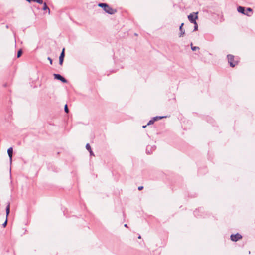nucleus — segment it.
Instances as JSON below:
<instances>
[{"label":"nucleus","mask_w":255,"mask_h":255,"mask_svg":"<svg viewBox=\"0 0 255 255\" xmlns=\"http://www.w3.org/2000/svg\"><path fill=\"white\" fill-rule=\"evenodd\" d=\"M198 12H193L188 16V19L191 23H193L196 21V20L198 18Z\"/></svg>","instance_id":"1"},{"label":"nucleus","mask_w":255,"mask_h":255,"mask_svg":"<svg viewBox=\"0 0 255 255\" xmlns=\"http://www.w3.org/2000/svg\"><path fill=\"white\" fill-rule=\"evenodd\" d=\"M227 58L228 62L231 67H234L237 64V62L234 61V56L232 55H228Z\"/></svg>","instance_id":"2"},{"label":"nucleus","mask_w":255,"mask_h":255,"mask_svg":"<svg viewBox=\"0 0 255 255\" xmlns=\"http://www.w3.org/2000/svg\"><path fill=\"white\" fill-rule=\"evenodd\" d=\"M104 10L107 13L110 14H113L116 12V10L113 9L110 7L108 4L104 8Z\"/></svg>","instance_id":"3"},{"label":"nucleus","mask_w":255,"mask_h":255,"mask_svg":"<svg viewBox=\"0 0 255 255\" xmlns=\"http://www.w3.org/2000/svg\"><path fill=\"white\" fill-rule=\"evenodd\" d=\"M242 237V236L239 233H237L235 235L232 234L230 236L231 240L233 241H237L238 240L241 239Z\"/></svg>","instance_id":"4"},{"label":"nucleus","mask_w":255,"mask_h":255,"mask_svg":"<svg viewBox=\"0 0 255 255\" xmlns=\"http://www.w3.org/2000/svg\"><path fill=\"white\" fill-rule=\"evenodd\" d=\"M54 76L55 79L60 80L63 83H66L67 82V80L60 74H54Z\"/></svg>","instance_id":"5"},{"label":"nucleus","mask_w":255,"mask_h":255,"mask_svg":"<svg viewBox=\"0 0 255 255\" xmlns=\"http://www.w3.org/2000/svg\"><path fill=\"white\" fill-rule=\"evenodd\" d=\"M7 153L9 157L10 162H12V154H13V148L12 147H10L7 150Z\"/></svg>","instance_id":"6"},{"label":"nucleus","mask_w":255,"mask_h":255,"mask_svg":"<svg viewBox=\"0 0 255 255\" xmlns=\"http://www.w3.org/2000/svg\"><path fill=\"white\" fill-rule=\"evenodd\" d=\"M237 11L239 13H242V14L246 15H249L248 13H245V8H244V7H243L242 6H239L237 8Z\"/></svg>","instance_id":"7"},{"label":"nucleus","mask_w":255,"mask_h":255,"mask_svg":"<svg viewBox=\"0 0 255 255\" xmlns=\"http://www.w3.org/2000/svg\"><path fill=\"white\" fill-rule=\"evenodd\" d=\"M64 57V48H63L60 56H59V64L61 65L63 62Z\"/></svg>","instance_id":"8"},{"label":"nucleus","mask_w":255,"mask_h":255,"mask_svg":"<svg viewBox=\"0 0 255 255\" xmlns=\"http://www.w3.org/2000/svg\"><path fill=\"white\" fill-rule=\"evenodd\" d=\"M184 25V23H181V25L179 27V30L180 31V33L179 34V37H183L185 34V31L183 29V26Z\"/></svg>","instance_id":"9"},{"label":"nucleus","mask_w":255,"mask_h":255,"mask_svg":"<svg viewBox=\"0 0 255 255\" xmlns=\"http://www.w3.org/2000/svg\"><path fill=\"white\" fill-rule=\"evenodd\" d=\"M42 4H43V7L42 8V10L44 11H47L48 14H50V10L49 8L47 6L46 3L45 2H43Z\"/></svg>","instance_id":"10"},{"label":"nucleus","mask_w":255,"mask_h":255,"mask_svg":"<svg viewBox=\"0 0 255 255\" xmlns=\"http://www.w3.org/2000/svg\"><path fill=\"white\" fill-rule=\"evenodd\" d=\"M9 212H10V206H9V205H8L6 207V212L7 216L9 214Z\"/></svg>","instance_id":"11"},{"label":"nucleus","mask_w":255,"mask_h":255,"mask_svg":"<svg viewBox=\"0 0 255 255\" xmlns=\"http://www.w3.org/2000/svg\"><path fill=\"white\" fill-rule=\"evenodd\" d=\"M194 24V31H196L198 30V24L196 22V21H195L193 23Z\"/></svg>","instance_id":"12"},{"label":"nucleus","mask_w":255,"mask_h":255,"mask_svg":"<svg viewBox=\"0 0 255 255\" xmlns=\"http://www.w3.org/2000/svg\"><path fill=\"white\" fill-rule=\"evenodd\" d=\"M22 50L21 49H20L19 50H18V52H17V58H19L21 55H22Z\"/></svg>","instance_id":"13"},{"label":"nucleus","mask_w":255,"mask_h":255,"mask_svg":"<svg viewBox=\"0 0 255 255\" xmlns=\"http://www.w3.org/2000/svg\"><path fill=\"white\" fill-rule=\"evenodd\" d=\"M106 4H107L106 3H100L98 4V6L99 7L103 8V9H104L105 7V6H106Z\"/></svg>","instance_id":"14"},{"label":"nucleus","mask_w":255,"mask_h":255,"mask_svg":"<svg viewBox=\"0 0 255 255\" xmlns=\"http://www.w3.org/2000/svg\"><path fill=\"white\" fill-rule=\"evenodd\" d=\"M191 49L193 51H195L196 49H199V47L193 46L192 43L191 44Z\"/></svg>","instance_id":"15"},{"label":"nucleus","mask_w":255,"mask_h":255,"mask_svg":"<svg viewBox=\"0 0 255 255\" xmlns=\"http://www.w3.org/2000/svg\"><path fill=\"white\" fill-rule=\"evenodd\" d=\"M86 149L88 150V151H90L91 150V146L90 145V144L89 143H87L86 145Z\"/></svg>","instance_id":"16"},{"label":"nucleus","mask_w":255,"mask_h":255,"mask_svg":"<svg viewBox=\"0 0 255 255\" xmlns=\"http://www.w3.org/2000/svg\"><path fill=\"white\" fill-rule=\"evenodd\" d=\"M163 118V117H158V116H157V117H154L153 119H154V120L155 121H156V120H157L158 119H162V118Z\"/></svg>","instance_id":"17"},{"label":"nucleus","mask_w":255,"mask_h":255,"mask_svg":"<svg viewBox=\"0 0 255 255\" xmlns=\"http://www.w3.org/2000/svg\"><path fill=\"white\" fill-rule=\"evenodd\" d=\"M154 122H155V121L153 119H152V120H150L149 121V122L147 124V125H149L152 124L154 123Z\"/></svg>","instance_id":"18"},{"label":"nucleus","mask_w":255,"mask_h":255,"mask_svg":"<svg viewBox=\"0 0 255 255\" xmlns=\"http://www.w3.org/2000/svg\"><path fill=\"white\" fill-rule=\"evenodd\" d=\"M64 110H65V112H66V113L68 112V108L67 105H65V106H64Z\"/></svg>","instance_id":"19"},{"label":"nucleus","mask_w":255,"mask_h":255,"mask_svg":"<svg viewBox=\"0 0 255 255\" xmlns=\"http://www.w3.org/2000/svg\"><path fill=\"white\" fill-rule=\"evenodd\" d=\"M7 225V219L5 220V221L2 224V226L3 227H5Z\"/></svg>","instance_id":"20"},{"label":"nucleus","mask_w":255,"mask_h":255,"mask_svg":"<svg viewBox=\"0 0 255 255\" xmlns=\"http://www.w3.org/2000/svg\"><path fill=\"white\" fill-rule=\"evenodd\" d=\"M48 60L50 61V63L52 64V60L51 58L48 57Z\"/></svg>","instance_id":"21"},{"label":"nucleus","mask_w":255,"mask_h":255,"mask_svg":"<svg viewBox=\"0 0 255 255\" xmlns=\"http://www.w3.org/2000/svg\"><path fill=\"white\" fill-rule=\"evenodd\" d=\"M247 11L251 12L252 11V9L251 8H248Z\"/></svg>","instance_id":"22"},{"label":"nucleus","mask_w":255,"mask_h":255,"mask_svg":"<svg viewBox=\"0 0 255 255\" xmlns=\"http://www.w3.org/2000/svg\"><path fill=\"white\" fill-rule=\"evenodd\" d=\"M89 151V152H90V155H94V153H93V152H92V149H91V150Z\"/></svg>","instance_id":"23"},{"label":"nucleus","mask_w":255,"mask_h":255,"mask_svg":"<svg viewBox=\"0 0 255 255\" xmlns=\"http://www.w3.org/2000/svg\"><path fill=\"white\" fill-rule=\"evenodd\" d=\"M143 188V186H139V187H138V190H142Z\"/></svg>","instance_id":"24"},{"label":"nucleus","mask_w":255,"mask_h":255,"mask_svg":"<svg viewBox=\"0 0 255 255\" xmlns=\"http://www.w3.org/2000/svg\"><path fill=\"white\" fill-rule=\"evenodd\" d=\"M124 226L126 227H127L128 225H127V224H126L124 225Z\"/></svg>","instance_id":"25"},{"label":"nucleus","mask_w":255,"mask_h":255,"mask_svg":"<svg viewBox=\"0 0 255 255\" xmlns=\"http://www.w3.org/2000/svg\"><path fill=\"white\" fill-rule=\"evenodd\" d=\"M138 238L139 239H140V238H141V236H140V235H139V236H138Z\"/></svg>","instance_id":"26"},{"label":"nucleus","mask_w":255,"mask_h":255,"mask_svg":"<svg viewBox=\"0 0 255 255\" xmlns=\"http://www.w3.org/2000/svg\"><path fill=\"white\" fill-rule=\"evenodd\" d=\"M146 127V126H143V128H145Z\"/></svg>","instance_id":"27"}]
</instances>
